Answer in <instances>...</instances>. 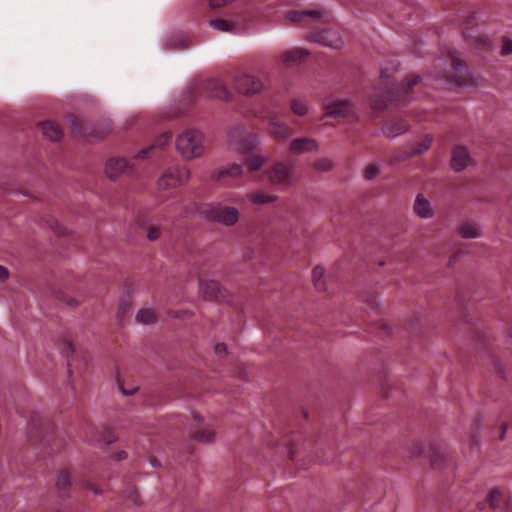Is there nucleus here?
<instances>
[{"label":"nucleus","mask_w":512,"mask_h":512,"mask_svg":"<svg viewBox=\"0 0 512 512\" xmlns=\"http://www.w3.org/2000/svg\"><path fill=\"white\" fill-rule=\"evenodd\" d=\"M83 439L86 442H98V443H103L105 445H108V444H111L115 440V437H114L112 431L109 429H105L100 434L96 428L87 425L84 428Z\"/></svg>","instance_id":"2eb2a0df"},{"label":"nucleus","mask_w":512,"mask_h":512,"mask_svg":"<svg viewBox=\"0 0 512 512\" xmlns=\"http://www.w3.org/2000/svg\"><path fill=\"white\" fill-rule=\"evenodd\" d=\"M68 305H69V306H71V307H76V306H78V305H79V303H78V301H77V300H75V299H70V300L68 301Z\"/></svg>","instance_id":"603ef678"},{"label":"nucleus","mask_w":512,"mask_h":512,"mask_svg":"<svg viewBox=\"0 0 512 512\" xmlns=\"http://www.w3.org/2000/svg\"><path fill=\"white\" fill-rule=\"evenodd\" d=\"M151 465L154 466V467H157V466H159V463L157 462V460L153 459L151 461Z\"/></svg>","instance_id":"864d4df0"},{"label":"nucleus","mask_w":512,"mask_h":512,"mask_svg":"<svg viewBox=\"0 0 512 512\" xmlns=\"http://www.w3.org/2000/svg\"><path fill=\"white\" fill-rule=\"evenodd\" d=\"M200 290L209 298H217L220 290L219 283L216 281H199Z\"/></svg>","instance_id":"bb28decb"},{"label":"nucleus","mask_w":512,"mask_h":512,"mask_svg":"<svg viewBox=\"0 0 512 512\" xmlns=\"http://www.w3.org/2000/svg\"><path fill=\"white\" fill-rule=\"evenodd\" d=\"M67 351H68L69 353H72V352H73V350H72V345H71L70 343L67 345Z\"/></svg>","instance_id":"5fc2aeb1"},{"label":"nucleus","mask_w":512,"mask_h":512,"mask_svg":"<svg viewBox=\"0 0 512 512\" xmlns=\"http://www.w3.org/2000/svg\"><path fill=\"white\" fill-rule=\"evenodd\" d=\"M215 354L219 357H223L227 354V347L224 343H218L214 347Z\"/></svg>","instance_id":"c03bdc74"},{"label":"nucleus","mask_w":512,"mask_h":512,"mask_svg":"<svg viewBox=\"0 0 512 512\" xmlns=\"http://www.w3.org/2000/svg\"><path fill=\"white\" fill-rule=\"evenodd\" d=\"M413 211L421 219H431L435 215L431 202L423 194L416 196Z\"/></svg>","instance_id":"f3484780"},{"label":"nucleus","mask_w":512,"mask_h":512,"mask_svg":"<svg viewBox=\"0 0 512 512\" xmlns=\"http://www.w3.org/2000/svg\"><path fill=\"white\" fill-rule=\"evenodd\" d=\"M156 315L155 312L150 308L140 309L136 314V320L141 324H151L155 321Z\"/></svg>","instance_id":"2f4dec72"},{"label":"nucleus","mask_w":512,"mask_h":512,"mask_svg":"<svg viewBox=\"0 0 512 512\" xmlns=\"http://www.w3.org/2000/svg\"><path fill=\"white\" fill-rule=\"evenodd\" d=\"M381 78L384 81L383 86L375 89L370 97V107L374 110H383L388 105H401L409 100V94L414 85L420 80L419 76L413 77L407 83L391 84L388 82L390 78L386 71L381 72Z\"/></svg>","instance_id":"f257e3e1"},{"label":"nucleus","mask_w":512,"mask_h":512,"mask_svg":"<svg viewBox=\"0 0 512 512\" xmlns=\"http://www.w3.org/2000/svg\"><path fill=\"white\" fill-rule=\"evenodd\" d=\"M321 17H323V13L319 9L290 11L285 14V19L293 24L300 23L308 18L314 20V19H320Z\"/></svg>","instance_id":"6ab92c4d"},{"label":"nucleus","mask_w":512,"mask_h":512,"mask_svg":"<svg viewBox=\"0 0 512 512\" xmlns=\"http://www.w3.org/2000/svg\"><path fill=\"white\" fill-rule=\"evenodd\" d=\"M294 165L284 162L275 163L268 171L270 183L280 189L288 188L294 180Z\"/></svg>","instance_id":"6e6552de"},{"label":"nucleus","mask_w":512,"mask_h":512,"mask_svg":"<svg viewBox=\"0 0 512 512\" xmlns=\"http://www.w3.org/2000/svg\"><path fill=\"white\" fill-rule=\"evenodd\" d=\"M138 388H132L130 390H126V389H123L121 388V391L124 395H132L134 392H136Z\"/></svg>","instance_id":"8fccbe9b"},{"label":"nucleus","mask_w":512,"mask_h":512,"mask_svg":"<svg viewBox=\"0 0 512 512\" xmlns=\"http://www.w3.org/2000/svg\"><path fill=\"white\" fill-rule=\"evenodd\" d=\"M290 109L295 115L300 117L307 115L309 112L307 104L299 99H294L291 101Z\"/></svg>","instance_id":"f704fd0d"},{"label":"nucleus","mask_w":512,"mask_h":512,"mask_svg":"<svg viewBox=\"0 0 512 512\" xmlns=\"http://www.w3.org/2000/svg\"><path fill=\"white\" fill-rule=\"evenodd\" d=\"M308 40L324 47L340 48L343 41L339 34L333 30H324L308 36Z\"/></svg>","instance_id":"ddd939ff"},{"label":"nucleus","mask_w":512,"mask_h":512,"mask_svg":"<svg viewBox=\"0 0 512 512\" xmlns=\"http://www.w3.org/2000/svg\"><path fill=\"white\" fill-rule=\"evenodd\" d=\"M133 172V164L123 157H112L106 161L105 174L111 180H116L122 175H130Z\"/></svg>","instance_id":"9b49d317"},{"label":"nucleus","mask_w":512,"mask_h":512,"mask_svg":"<svg viewBox=\"0 0 512 512\" xmlns=\"http://www.w3.org/2000/svg\"><path fill=\"white\" fill-rule=\"evenodd\" d=\"M501 53L503 55L512 54V40L508 38H504L501 47Z\"/></svg>","instance_id":"ea45409f"},{"label":"nucleus","mask_w":512,"mask_h":512,"mask_svg":"<svg viewBox=\"0 0 512 512\" xmlns=\"http://www.w3.org/2000/svg\"><path fill=\"white\" fill-rule=\"evenodd\" d=\"M190 179V170L185 166H172L167 168L158 179L161 190L174 189L182 186Z\"/></svg>","instance_id":"0eeeda50"},{"label":"nucleus","mask_w":512,"mask_h":512,"mask_svg":"<svg viewBox=\"0 0 512 512\" xmlns=\"http://www.w3.org/2000/svg\"><path fill=\"white\" fill-rule=\"evenodd\" d=\"M504 434H505V429L501 433V438L503 437Z\"/></svg>","instance_id":"bf43d9fd"},{"label":"nucleus","mask_w":512,"mask_h":512,"mask_svg":"<svg viewBox=\"0 0 512 512\" xmlns=\"http://www.w3.org/2000/svg\"><path fill=\"white\" fill-rule=\"evenodd\" d=\"M381 169L378 164H370L365 168L364 176L367 180H373L380 175Z\"/></svg>","instance_id":"e433bc0d"},{"label":"nucleus","mask_w":512,"mask_h":512,"mask_svg":"<svg viewBox=\"0 0 512 512\" xmlns=\"http://www.w3.org/2000/svg\"><path fill=\"white\" fill-rule=\"evenodd\" d=\"M324 273H325V270L323 267L321 266H316L313 270H312V278H313V282H314V286L316 287L317 290L319 291H322L325 289V283L324 281L322 280L323 276H324Z\"/></svg>","instance_id":"72a5a7b5"},{"label":"nucleus","mask_w":512,"mask_h":512,"mask_svg":"<svg viewBox=\"0 0 512 512\" xmlns=\"http://www.w3.org/2000/svg\"><path fill=\"white\" fill-rule=\"evenodd\" d=\"M244 170L242 165L240 164H229L225 167H222L218 169L217 171L213 172L212 178L215 180L222 179L224 177H232L237 178L243 174Z\"/></svg>","instance_id":"4be33fe9"},{"label":"nucleus","mask_w":512,"mask_h":512,"mask_svg":"<svg viewBox=\"0 0 512 512\" xmlns=\"http://www.w3.org/2000/svg\"><path fill=\"white\" fill-rule=\"evenodd\" d=\"M202 214L207 220L218 222L224 226H233L239 220V210L222 203H211L204 206Z\"/></svg>","instance_id":"20e7f679"},{"label":"nucleus","mask_w":512,"mask_h":512,"mask_svg":"<svg viewBox=\"0 0 512 512\" xmlns=\"http://www.w3.org/2000/svg\"><path fill=\"white\" fill-rule=\"evenodd\" d=\"M235 89L244 95H254L261 92L265 85L256 75L250 73H239L233 81Z\"/></svg>","instance_id":"9d476101"},{"label":"nucleus","mask_w":512,"mask_h":512,"mask_svg":"<svg viewBox=\"0 0 512 512\" xmlns=\"http://www.w3.org/2000/svg\"><path fill=\"white\" fill-rule=\"evenodd\" d=\"M176 148L186 160L199 158L205 152L204 135L196 129H186L177 137Z\"/></svg>","instance_id":"7ed1b4c3"},{"label":"nucleus","mask_w":512,"mask_h":512,"mask_svg":"<svg viewBox=\"0 0 512 512\" xmlns=\"http://www.w3.org/2000/svg\"><path fill=\"white\" fill-rule=\"evenodd\" d=\"M40 129L44 137L51 141H57L62 138L63 131L61 127L53 121H44L40 124Z\"/></svg>","instance_id":"5701e85b"},{"label":"nucleus","mask_w":512,"mask_h":512,"mask_svg":"<svg viewBox=\"0 0 512 512\" xmlns=\"http://www.w3.org/2000/svg\"><path fill=\"white\" fill-rule=\"evenodd\" d=\"M308 55V50L304 48H294L290 51L285 52L282 55L281 60L285 66L291 67L301 63Z\"/></svg>","instance_id":"412c9836"},{"label":"nucleus","mask_w":512,"mask_h":512,"mask_svg":"<svg viewBox=\"0 0 512 512\" xmlns=\"http://www.w3.org/2000/svg\"><path fill=\"white\" fill-rule=\"evenodd\" d=\"M323 107L325 113L321 120L327 117L335 118H356L353 102L334 95L327 96L323 99Z\"/></svg>","instance_id":"39448f33"},{"label":"nucleus","mask_w":512,"mask_h":512,"mask_svg":"<svg viewBox=\"0 0 512 512\" xmlns=\"http://www.w3.org/2000/svg\"><path fill=\"white\" fill-rule=\"evenodd\" d=\"M71 486V479L68 472L63 471L58 474L57 480H56V487L58 491L63 495H67L68 490Z\"/></svg>","instance_id":"c85d7f7f"},{"label":"nucleus","mask_w":512,"mask_h":512,"mask_svg":"<svg viewBox=\"0 0 512 512\" xmlns=\"http://www.w3.org/2000/svg\"><path fill=\"white\" fill-rule=\"evenodd\" d=\"M435 77L450 87H461L469 79V73L461 60L452 57L449 70L439 71Z\"/></svg>","instance_id":"423d86ee"},{"label":"nucleus","mask_w":512,"mask_h":512,"mask_svg":"<svg viewBox=\"0 0 512 512\" xmlns=\"http://www.w3.org/2000/svg\"><path fill=\"white\" fill-rule=\"evenodd\" d=\"M459 235L464 239H476L481 237L482 231L477 223L467 221L459 227Z\"/></svg>","instance_id":"393cba45"},{"label":"nucleus","mask_w":512,"mask_h":512,"mask_svg":"<svg viewBox=\"0 0 512 512\" xmlns=\"http://www.w3.org/2000/svg\"><path fill=\"white\" fill-rule=\"evenodd\" d=\"M154 147H155V146H154V145H152V146H149V147H146V148H144V149L140 150V151H139V152L134 156V159H135V160H144V159H147V158L150 156L151 152L153 151Z\"/></svg>","instance_id":"58836bf2"},{"label":"nucleus","mask_w":512,"mask_h":512,"mask_svg":"<svg viewBox=\"0 0 512 512\" xmlns=\"http://www.w3.org/2000/svg\"><path fill=\"white\" fill-rule=\"evenodd\" d=\"M246 257H247V258H251L250 253H247Z\"/></svg>","instance_id":"052dcab7"},{"label":"nucleus","mask_w":512,"mask_h":512,"mask_svg":"<svg viewBox=\"0 0 512 512\" xmlns=\"http://www.w3.org/2000/svg\"><path fill=\"white\" fill-rule=\"evenodd\" d=\"M111 130V126L109 124L106 125L105 129L103 131H96V130H92L91 133L96 137V138H102L104 137L105 135H107Z\"/></svg>","instance_id":"a18cd8bd"},{"label":"nucleus","mask_w":512,"mask_h":512,"mask_svg":"<svg viewBox=\"0 0 512 512\" xmlns=\"http://www.w3.org/2000/svg\"><path fill=\"white\" fill-rule=\"evenodd\" d=\"M160 229L158 227H150L148 229L147 237L150 241H155L160 237Z\"/></svg>","instance_id":"79ce46f5"},{"label":"nucleus","mask_w":512,"mask_h":512,"mask_svg":"<svg viewBox=\"0 0 512 512\" xmlns=\"http://www.w3.org/2000/svg\"><path fill=\"white\" fill-rule=\"evenodd\" d=\"M127 500L138 504V495L137 492L134 489H131L127 492V495L125 496Z\"/></svg>","instance_id":"49530a36"},{"label":"nucleus","mask_w":512,"mask_h":512,"mask_svg":"<svg viewBox=\"0 0 512 512\" xmlns=\"http://www.w3.org/2000/svg\"><path fill=\"white\" fill-rule=\"evenodd\" d=\"M312 167L317 172L326 173L334 169L335 163L331 158L325 156L315 159Z\"/></svg>","instance_id":"cd10ccee"},{"label":"nucleus","mask_w":512,"mask_h":512,"mask_svg":"<svg viewBox=\"0 0 512 512\" xmlns=\"http://www.w3.org/2000/svg\"><path fill=\"white\" fill-rule=\"evenodd\" d=\"M68 122L72 133L84 136L87 135V129L84 126L83 121L79 117L70 115L68 118Z\"/></svg>","instance_id":"7c9ffc66"},{"label":"nucleus","mask_w":512,"mask_h":512,"mask_svg":"<svg viewBox=\"0 0 512 512\" xmlns=\"http://www.w3.org/2000/svg\"><path fill=\"white\" fill-rule=\"evenodd\" d=\"M265 162L266 158L259 154L252 155L246 159V164L251 172L259 170Z\"/></svg>","instance_id":"473e14b6"},{"label":"nucleus","mask_w":512,"mask_h":512,"mask_svg":"<svg viewBox=\"0 0 512 512\" xmlns=\"http://www.w3.org/2000/svg\"><path fill=\"white\" fill-rule=\"evenodd\" d=\"M268 130L269 134L277 141H286L293 134V129L275 118L270 120Z\"/></svg>","instance_id":"a211bd4d"},{"label":"nucleus","mask_w":512,"mask_h":512,"mask_svg":"<svg viewBox=\"0 0 512 512\" xmlns=\"http://www.w3.org/2000/svg\"><path fill=\"white\" fill-rule=\"evenodd\" d=\"M464 21L462 25L464 26V36L465 38L472 44L475 45L479 49H486L490 47V40L485 35H472L467 32L469 28H471L474 24H476L478 16L475 12H467L463 15Z\"/></svg>","instance_id":"f8f14e48"},{"label":"nucleus","mask_w":512,"mask_h":512,"mask_svg":"<svg viewBox=\"0 0 512 512\" xmlns=\"http://www.w3.org/2000/svg\"><path fill=\"white\" fill-rule=\"evenodd\" d=\"M126 457H127V453L125 451H120L118 453L117 459L122 460V459H125Z\"/></svg>","instance_id":"3c124183"},{"label":"nucleus","mask_w":512,"mask_h":512,"mask_svg":"<svg viewBox=\"0 0 512 512\" xmlns=\"http://www.w3.org/2000/svg\"><path fill=\"white\" fill-rule=\"evenodd\" d=\"M258 143V138L256 136H248L243 139L242 146L240 148L241 152L243 154L249 152L250 150L254 149L255 146Z\"/></svg>","instance_id":"c9c22d12"},{"label":"nucleus","mask_w":512,"mask_h":512,"mask_svg":"<svg viewBox=\"0 0 512 512\" xmlns=\"http://www.w3.org/2000/svg\"><path fill=\"white\" fill-rule=\"evenodd\" d=\"M430 461L433 467H440L443 462V456L438 452H433L430 456Z\"/></svg>","instance_id":"37998d69"},{"label":"nucleus","mask_w":512,"mask_h":512,"mask_svg":"<svg viewBox=\"0 0 512 512\" xmlns=\"http://www.w3.org/2000/svg\"><path fill=\"white\" fill-rule=\"evenodd\" d=\"M187 213H188V210H187V209H185V211L183 212V215H182V216H183V217H187Z\"/></svg>","instance_id":"4d7b16f0"},{"label":"nucleus","mask_w":512,"mask_h":512,"mask_svg":"<svg viewBox=\"0 0 512 512\" xmlns=\"http://www.w3.org/2000/svg\"><path fill=\"white\" fill-rule=\"evenodd\" d=\"M289 150L295 155L319 152L320 143L314 138L298 137L290 141Z\"/></svg>","instance_id":"4468645a"},{"label":"nucleus","mask_w":512,"mask_h":512,"mask_svg":"<svg viewBox=\"0 0 512 512\" xmlns=\"http://www.w3.org/2000/svg\"><path fill=\"white\" fill-rule=\"evenodd\" d=\"M187 95L189 98V102L186 103L187 106L195 104L198 99L203 97L228 101L232 96L224 84L215 79L200 80L192 83L188 87Z\"/></svg>","instance_id":"f03ea898"},{"label":"nucleus","mask_w":512,"mask_h":512,"mask_svg":"<svg viewBox=\"0 0 512 512\" xmlns=\"http://www.w3.org/2000/svg\"><path fill=\"white\" fill-rule=\"evenodd\" d=\"M442 64H443V60H442V59H438V61H437V66H438V67H441V66H442Z\"/></svg>","instance_id":"6e6d98bb"},{"label":"nucleus","mask_w":512,"mask_h":512,"mask_svg":"<svg viewBox=\"0 0 512 512\" xmlns=\"http://www.w3.org/2000/svg\"><path fill=\"white\" fill-rule=\"evenodd\" d=\"M171 138H172V133L171 132L164 133L157 140L156 146L160 147V148L164 147L171 140Z\"/></svg>","instance_id":"a19ab883"},{"label":"nucleus","mask_w":512,"mask_h":512,"mask_svg":"<svg viewBox=\"0 0 512 512\" xmlns=\"http://www.w3.org/2000/svg\"><path fill=\"white\" fill-rule=\"evenodd\" d=\"M191 437L199 442L212 443L215 439V433L208 426H197L191 430Z\"/></svg>","instance_id":"b1692460"},{"label":"nucleus","mask_w":512,"mask_h":512,"mask_svg":"<svg viewBox=\"0 0 512 512\" xmlns=\"http://www.w3.org/2000/svg\"><path fill=\"white\" fill-rule=\"evenodd\" d=\"M369 301V306L371 309H376L379 307V301H378V298L376 296H372L368 299Z\"/></svg>","instance_id":"09e8293b"},{"label":"nucleus","mask_w":512,"mask_h":512,"mask_svg":"<svg viewBox=\"0 0 512 512\" xmlns=\"http://www.w3.org/2000/svg\"><path fill=\"white\" fill-rule=\"evenodd\" d=\"M488 502L492 509L499 507L501 502V494L497 490H493L488 496Z\"/></svg>","instance_id":"4c0bfd02"},{"label":"nucleus","mask_w":512,"mask_h":512,"mask_svg":"<svg viewBox=\"0 0 512 512\" xmlns=\"http://www.w3.org/2000/svg\"><path fill=\"white\" fill-rule=\"evenodd\" d=\"M209 25L216 30L221 32H235L236 25L233 22L225 19H212L209 21Z\"/></svg>","instance_id":"c756f323"},{"label":"nucleus","mask_w":512,"mask_h":512,"mask_svg":"<svg viewBox=\"0 0 512 512\" xmlns=\"http://www.w3.org/2000/svg\"><path fill=\"white\" fill-rule=\"evenodd\" d=\"M94 493H95V494H99V493H100V491H99L98 489H94Z\"/></svg>","instance_id":"13d9d810"},{"label":"nucleus","mask_w":512,"mask_h":512,"mask_svg":"<svg viewBox=\"0 0 512 512\" xmlns=\"http://www.w3.org/2000/svg\"><path fill=\"white\" fill-rule=\"evenodd\" d=\"M9 277V271L6 267L0 265V280L1 281H4L6 279H8Z\"/></svg>","instance_id":"de8ad7c7"},{"label":"nucleus","mask_w":512,"mask_h":512,"mask_svg":"<svg viewBox=\"0 0 512 512\" xmlns=\"http://www.w3.org/2000/svg\"><path fill=\"white\" fill-rule=\"evenodd\" d=\"M247 198L251 203L257 204V205L270 204L277 200V196L272 195V194H267L264 192L249 193L247 195Z\"/></svg>","instance_id":"a878e982"},{"label":"nucleus","mask_w":512,"mask_h":512,"mask_svg":"<svg viewBox=\"0 0 512 512\" xmlns=\"http://www.w3.org/2000/svg\"><path fill=\"white\" fill-rule=\"evenodd\" d=\"M472 159L466 147L458 146L454 149L451 158V167L454 171L460 172L471 163Z\"/></svg>","instance_id":"dca6fc26"},{"label":"nucleus","mask_w":512,"mask_h":512,"mask_svg":"<svg viewBox=\"0 0 512 512\" xmlns=\"http://www.w3.org/2000/svg\"><path fill=\"white\" fill-rule=\"evenodd\" d=\"M432 143L433 137L431 135H425L418 143L412 145L411 148H408L410 145H407L403 149L396 150L391 156L390 163L396 164L419 156L425 153L431 147Z\"/></svg>","instance_id":"1a4fd4ad"},{"label":"nucleus","mask_w":512,"mask_h":512,"mask_svg":"<svg viewBox=\"0 0 512 512\" xmlns=\"http://www.w3.org/2000/svg\"><path fill=\"white\" fill-rule=\"evenodd\" d=\"M408 129L409 125L405 120H393L383 126L382 132L386 137L393 139L402 135Z\"/></svg>","instance_id":"aec40b11"}]
</instances>
